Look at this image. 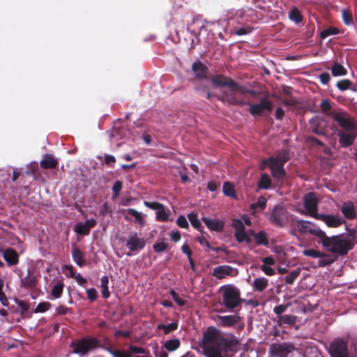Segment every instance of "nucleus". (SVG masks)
Masks as SVG:
<instances>
[{"label":"nucleus","instance_id":"1","mask_svg":"<svg viewBox=\"0 0 357 357\" xmlns=\"http://www.w3.org/2000/svg\"><path fill=\"white\" fill-rule=\"evenodd\" d=\"M238 342L232 337H225L220 331L211 326L204 332L199 341L206 357H229L228 352L234 351Z\"/></svg>","mask_w":357,"mask_h":357},{"label":"nucleus","instance_id":"2","mask_svg":"<svg viewBox=\"0 0 357 357\" xmlns=\"http://www.w3.org/2000/svg\"><path fill=\"white\" fill-rule=\"evenodd\" d=\"M328 252L337 253L341 255H346L352 249V243L343 236H333L328 237L326 233L321 239L317 241Z\"/></svg>","mask_w":357,"mask_h":357},{"label":"nucleus","instance_id":"3","mask_svg":"<svg viewBox=\"0 0 357 357\" xmlns=\"http://www.w3.org/2000/svg\"><path fill=\"white\" fill-rule=\"evenodd\" d=\"M296 217L290 214L282 205H277L272 210L269 220L271 222L279 227H283L287 224L292 227L294 225Z\"/></svg>","mask_w":357,"mask_h":357},{"label":"nucleus","instance_id":"4","mask_svg":"<svg viewBox=\"0 0 357 357\" xmlns=\"http://www.w3.org/2000/svg\"><path fill=\"white\" fill-rule=\"evenodd\" d=\"M222 289L225 306L230 309L237 307L241 302L240 290L234 285L224 286Z\"/></svg>","mask_w":357,"mask_h":357},{"label":"nucleus","instance_id":"5","mask_svg":"<svg viewBox=\"0 0 357 357\" xmlns=\"http://www.w3.org/2000/svg\"><path fill=\"white\" fill-rule=\"evenodd\" d=\"M294 224L296 225L297 229L301 234H311L317 236L319 238L318 241H321L325 234L319 227L310 221L295 218Z\"/></svg>","mask_w":357,"mask_h":357},{"label":"nucleus","instance_id":"6","mask_svg":"<svg viewBox=\"0 0 357 357\" xmlns=\"http://www.w3.org/2000/svg\"><path fill=\"white\" fill-rule=\"evenodd\" d=\"M234 85L239 88V89L232 90L233 89L231 86H227V90L224 91L222 94V100L235 105H244L248 104L247 102L239 99L238 97V95H243L246 92L245 88L238 85L236 82H234Z\"/></svg>","mask_w":357,"mask_h":357},{"label":"nucleus","instance_id":"7","mask_svg":"<svg viewBox=\"0 0 357 357\" xmlns=\"http://www.w3.org/2000/svg\"><path fill=\"white\" fill-rule=\"evenodd\" d=\"M305 209L300 211L303 215H308L317 218L320 213H317L318 199L314 192H308L303 197Z\"/></svg>","mask_w":357,"mask_h":357},{"label":"nucleus","instance_id":"8","mask_svg":"<svg viewBox=\"0 0 357 357\" xmlns=\"http://www.w3.org/2000/svg\"><path fill=\"white\" fill-rule=\"evenodd\" d=\"M294 350V346L289 342L273 343L269 347L268 354L272 357H289Z\"/></svg>","mask_w":357,"mask_h":357},{"label":"nucleus","instance_id":"9","mask_svg":"<svg viewBox=\"0 0 357 357\" xmlns=\"http://www.w3.org/2000/svg\"><path fill=\"white\" fill-rule=\"evenodd\" d=\"M329 115L341 127L342 129L340 130L356 129L354 119L347 112H331Z\"/></svg>","mask_w":357,"mask_h":357},{"label":"nucleus","instance_id":"10","mask_svg":"<svg viewBox=\"0 0 357 357\" xmlns=\"http://www.w3.org/2000/svg\"><path fill=\"white\" fill-rule=\"evenodd\" d=\"M98 342L93 338H83L72 344L73 351L84 355L96 348Z\"/></svg>","mask_w":357,"mask_h":357},{"label":"nucleus","instance_id":"11","mask_svg":"<svg viewBox=\"0 0 357 357\" xmlns=\"http://www.w3.org/2000/svg\"><path fill=\"white\" fill-rule=\"evenodd\" d=\"M268 166L271 170L272 176L278 180L283 179L285 176V171L283 165L278 164L273 160V157H271L263 161L261 165V169H264Z\"/></svg>","mask_w":357,"mask_h":357},{"label":"nucleus","instance_id":"12","mask_svg":"<svg viewBox=\"0 0 357 357\" xmlns=\"http://www.w3.org/2000/svg\"><path fill=\"white\" fill-rule=\"evenodd\" d=\"M249 112L252 116L263 115L266 111L271 112L273 109L272 102L267 98H261L258 103L250 104Z\"/></svg>","mask_w":357,"mask_h":357},{"label":"nucleus","instance_id":"13","mask_svg":"<svg viewBox=\"0 0 357 357\" xmlns=\"http://www.w3.org/2000/svg\"><path fill=\"white\" fill-rule=\"evenodd\" d=\"M356 129L337 130L339 142L342 147H349L353 144L356 137Z\"/></svg>","mask_w":357,"mask_h":357},{"label":"nucleus","instance_id":"14","mask_svg":"<svg viewBox=\"0 0 357 357\" xmlns=\"http://www.w3.org/2000/svg\"><path fill=\"white\" fill-rule=\"evenodd\" d=\"M146 245L143 238H139L136 232H131L126 242V246L132 252H138L142 250Z\"/></svg>","mask_w":357,"mask_h":357},{"label":"nucleus","instance_id":"15","mask_svg":"<svg viewBox=\"0 0 357 357\" xmlns=\"http://www.w3.org/2000/svg\"><path fill=\"white\" fill-rule=\"evenodd\" d=\"M330 352L332 357H349L347 345L342 340H335L331 344Z\"/></svg>","mask_w":357,"mask_h":357},{"label":"nucleus","instance_id":"16","mask_svg":"<svg viewBox=\"0 0 357 357\" xmlns=\"http://www.w3.org/2000/svg\"><path fill=\"white\" fill-rule=\"evenodd\" d=\"M238 271L236 268L228 265L216 266L213 270V275L218 279H222L227 276H236Z\"/></svg>","mask_w":357,"mask_h":357},{"label":"nucleus","instance_id":"17","mask_svg":"<svg viewBox=\"0 0 357 357\" xmlns=\"http://www.w3.org/2000/svg\"><path fill=\"white\" fill-rule=\"evenodd\" d=\"M122 213L124 218L128 221H133L138 223L141 227L145 225L144 215L135 208L123 209Z\"/></svg>","mask_w":357,"mask_h":357},{"label":"nucleus","instance_id":"18","mask_svg":"<svg viewBox=\"0 0 357 357\" xmlns=\"http://www.w3.org/2000/svg\"><path fill=\"white\" fill-rule=\"evenodd\" d=\"M317 219L324 222L330 227H337L344 222L338 215L320 214Z\"/></svg>","mask_w":357,"mask_h":357},{"label":"nucleus","instance_id":"19","mask_svg":"<svg viewBox=\"0 0 357 357\" xmlns=\"http://www.w3.org/2000/svg\"><path fill=\"white\" fill-rule=\"evenodd\" d=\"M262 264L260 269L268 276H272L275 274V269L272 267L275 264V258L273 256L266 257L261 259Z\"/></svg>","mask_w":357,"mask_h":357},{"label":"nucleus","instance_id":"20","mask_svg":"<svg viewBox=\"0 0 357 357\" xmlns=\"http://www.w3.org/2000/svg\"><path fill=\"white\" fill-rule=\"evenodd\" d=\"M341 212L344 216L349 220L357 218V214L351 202H344L340 207Z\"/></svg>","mask_w":357,"mask_h":357},{"label":"nucleus","instance_id":"21","mask_svg":"<svg viewBox=\"0 0 357 357\" xmlns=\"http://www.w3.org/2000/svg\"><path fill=\"white\" fill-rule=\"evenodd\" d=\"M3 257L8 266H14L18 264L19 256L17 252L12 249L8 248L3 252Z\"/></svg>","mask_w":357,"mask_h":357},{"label":"nucleus","instance_id":"22","mask_svg":"<svg viewBox=\"0 0 357 357\" xmlns=\"http://www.w3.org/2000/svg\"><path fill=\"white\" fill-rule=\"evenodd\" d=\"M212 82L213 84H215L217 86H231L233 89L232 90H236L239 89L237 86L234 85V82L232 81L230 79H228L224 76L222 75H216L214 76L212 79Z\"/></svg>","mask_w":357,"mask_h":357},{"label":"nucleus","instance_id":"23","mask_svg":"<svg viewBox=\"0 0 357 357\" xmlns=\"http://www.w3.org/2000/svg\"><path fill=\"white\" fill-rule=\"evenodd\" d=\"M202 220L207 227L211 230L220 231L224 228V222L219 220L204 217L202 218Z\"/></svg>","mask_w":357,"mask_h":357},{"label":"nucleus","instance_id":"24","mask_svg":"<svg viewBox=\"0 0 357 357\" xmlns=\"http://www.w3.org/2000/svg\"><path fill=\"white\" fill-rule=\"evenodd\" d=\"M218 321L222 326L230 327L236 324L240 321V317L236 315L220 316Z\"/></svg>","mask_w":357,"mask_h":357},{"label":"nucleus","instance_id":"25","mask_svg":"<svg viewBox=\"0 0 357 357\" xmlns=\"http://www.w3.org/2000/svg\"><path fill=\"white\" fill-rule=\"evenodd\" d=\"M252 285L254 291L261 292L268 286V280L265 277L256 278Z\"/></svg>","mask_w":357,"mask_h":357},{"label":"nucleus","instance_id":"26","mask_svg":"<svg viewBox=\"0 0 357 357\" xmlns=\"http://www.w3.org/2000/svg\"><path fill=\"white\" fill-rule=\"evenodd\" d=\"M73 261L76 264L80 267L83 266L85 264L83 252L77 248H74L72 252Z\"/></svg>","mask_w":357,"mask_h":357},{"label":"nucleus","instance_id":"27","mask_svg":"<svg viewBox=\"0 0 357 357\" xmlns=\"http://www.w3.org/2000/svg\"><path fill=\"white\" fill-rule=\"evenodd\" d=\"M206 67L204 66L199 61H196L192 65V70L197 77L202 78L205 76Z\"/></svg>","mask_w":357,"mask_h":357},{"label":"nucleus","instance_id":"28","mask_svg":"<svg viewBox=\"0 0 357 357\" xmlns=\"http://www.w3.org/2000/svg\"><path fill=\"white\" fill-rule=\"evenodd\" d=\"M57 160L51 155H47L40 162L42 167L45 169L54 168L57 165Z\"/></svg>","mask_w":357,"mask_h":357},{"label":"nucleus","instance_id":"29","mask_svg":"<svg viewBox=\"0 0 357 357\" xmlns=\"http://www.w3.org/2000/svg\"><path fill=\"white\" fill-rule=\"evenodd\" d=\"M180 340L177 338H173L167 340L164 344V348L168 351H174L180 347Z\"/></svg>","mask_w":357,"mask_h":357},{"label":"nucleus","instance_id":"30","mask_svg":"<svg viewBox=\"0 0 357 357\" xmlns=\"http://www.w3.org/2000/svg\"><path fill=\"white\" fill-rule=\"evenodd\" d=\"M336 86L340 91H345L347 89H351L354 91H356L353 83L349 79H344L338 81L336 84Z\"/></svg>","mask_w":357,"mask_h":357},{"label":"nucleus","instance_id":"31","mask_svg":"<svg viewBox=\"0 0 357 357\" xmlns=\"http://www.w3.org/2000/svg\"><path fill=\"white\" fill-rule=\"evenodd\" d=\"M332 75L334 77L344 76L347 74V69L340 63H335L331 68Z\"/></svg>","mask_w":357,"mask_h":357},{"label":"nucleus","instance_id":"32","mask_svg":"<svg viewBox=\"0 0 357 357\" xmlns=\"http://www.w3.org/2000/svg\"><path fill=\"white\" fill-rule=\"evenodd\" d=\"M271 183L272 182H271V179L270 178V176L267 174L264 173L261 175V178L259 181L258 186L260 188L266 190V189H268L271 188Z\"/></svg>","mask_w":357,"mask_h":357},{"label":"nucleus","instance_id":"33","mask_svg":"<svg viewBox=\"0 0 357 357\" xmlns=\"http://www.w3.org/2000/svg\"><path fill=\"white\" fill-rule=\"evenodd\" d=\"M101 283V294L102 297L107 298L110 296V293L109 291L108 284H109V278L107 276H102L100 279Z\"/></svg>","mask_w":357,"mask_h":357},{"label":"nucleus","instance_id":"34","mask_svg":"<svg viewBox=\"0 0 357 357\" xmlns=\"http://www.w3.org/2000/svg\"><path fill=\"white\" fill-rule=\"evenodd\" d=\"M289 17L296 24L300 23L303 20V16L297 8H294L290 10Z\"/></svg>","mask_w":357,"mask_h":357},{"label":"nucleus","instance_id":"35","mask_svg":"<svg viewBox=\"0 0 357 357\" xmlns=\"http://www.w3.org/2000/svg\"><path fill=\"white\" fill-rule=\"evenodd\" d=\"M296 321V317L291 314L280 315L278 317V322L282 324H294Z\"/></svg>","mask_w":357,"mask_h":357},{"label":"nucleus","instance_id":"36","mask_svg":"<svg viewBox=\"0 0 357 357\" xmlns=\"http://www.w3.org/2000/svg\"><path fill=\"white\" fill-rule=\"evenodd\" d=\"M153 248L155 252H161L169 248V244L165 241V239H162L160 241H157L153 244Z\"/></svg>","mask_w":357,"mask_h":357},{"label":"nucleus","instance_id":"37","mask_svg":"<svg viewBox=\"0 0 357 357\" xmlns=\"http://www.w3.org/2000/svg\"><path fill=\"white\" fill-rule=\"evenodd\" d=\"M255 239L258 245H268V241L266 238V234L261 231L255 234Z\"/></svg>","mask_w":357,"mask_h":357},{"label":"nucleus","instance_id":"38","mask_svg":"<svg viewBox=\"0 0 357 357\" xmlns=\"http://www.w3.org/2000/svg\"><path fill=\"white\" fill-rule=\"evenodd\" d=\"M301 269L299 268L291 271L288 275L284 278L287 284H292L295 280L299 276Z\"/></svg>","mask_w":357,"mask_h":357},{"label":"nucleus","instance_id":"39","mask_svg":"<svg viewBox=\"0 0 357 357\" xmlns=\"http://www.w3.org/2000/svg\"><path fill=\"white\" fill-rule=\"evenodd\" d=\"M63 289V284L61 282H57L52 289V295L55 298L61 297Z\"/></svg>","mask_w":357,"mask_h":357},{"label":"nucleus","instance_id":"40","mask_svg":"<svg viewBox=\"0 0 357 357\" xmlns=\"http://www.w3.org/2000/svg\"><path fill=\"white\" fill-rule=\"evenodd\" d=\"M303 254L305 255V256H307V257H312V258H318V257H324L325 256V254L319 251V250H314V249H307V250H304L303 251Z\"/></svg>","mask_w":357,"mask_h":357},{"label":"nucleus","instance_id":"41","mask_svg":"<svg viewBox=\"0 0 357 357\" xmlns=\"http://www.w3.org/2000/svg\"><path fill=\"white\" fill-rule=\"evenodd\" d=\"M223 192L228 197H234L235 196L234 185L229 182H225L223 185Z\"/></svg>","mask_w":357,"mask_h":357},{"label":"nucleus","instance_id":"42","mask_svg":"<svg viewBox=\"0 0 357 357\" xmlns=\"http://www.w3.org/2000/svg\"><path fill=\"white\" fill-rule=\"evenodd\" d=\"M177 326H178V325L176 323L172 322L167 325L159 324L158 326V328L163 330L165 334H168V333H171L172 331H175L177 328Z\"/></svg>","mask_w":357,"mask_h":357},{"label":"nucleus","instance_id":"43","mask_svg":"<svg viewBox=\"0 0 357 357\" xmlns=\"http://www.w3.org/2000/svg\"><path fill=\"white\" fill-rule=\"evenodd\" d=\"M156 217L158 220L162 221H166L168 220L169 214L162 204L156 211Z\"/></svg>","mask_w":357,"mask_h":357},{"label":"nucleus","instance_id":"44","mask_svg":"<svg viewBox=\"0 0 357 357\" xmlns=\"http://www.w3.org/2000/svg\"><path fill=\"white\" fill-rule=\"evenodd\" d=\"M289 160L288 153L286 152L279 153L275 157H273V160L278 164L284 166V163Z\"/></svg>","mask_w":357,"mask_h":357},{"label":"nucleus","instance_id":"45","mask_svg":"<svg viewBox=\"0 0 357 357\" xmlns=\"http://www.w3.org/2000/svg\"><path fill=\"white\" fill-rule=\"evenodd\" d=\"M266 199L264 197H259L257 201L252 204L251 206L252 209H257V208L260 210H263L266 208Z\"/></svg>","mask_w":357,"mask_h":357},{"label":"nucleus","instance_id":"46","mask_svg":"<svg viewBox=\"0 0 357 357\" xmlns=\"http://www.w3.org/2000/svg\"><path fill=\"white\" fill-rule=\"evenodd\" d=\"M235 236H236V240L239 243H242L244 241L248 243L250 241V238L248 236V235L247 234V233L245 231V229L235 232Z\"/></svg>","mask_w":357,"mask_h":357},{"label":"nucleus","instance_id":"47","mask_svg":"<svg viewBox=\"0 0 357 357\" xmlns=\"http://www.w3.org/2000/svg\"><path fill=\"white\" fill-rule=\"evenodd\" d=\"M123 188L122 183L120 181H116L112 186V199H116L120 194V192Z\"/></svg>","mask_w":357,"mask_h":357},{"label":"nucleus","instance_id":"48","mask_svg":"<svg viewBox=\"0 0 357 357\" xmlns=\"http://www.w3.org/2000/svg\"><path fill=\"white\" fill-rule=\"evenodd\" d=\"M75 230L77 234L84 235H87L90 231L85 223L77 224Z\"/></svg>","mask_w":357,"mask_h":357},{"label":"nucleus","instance_id":"49","mask_svg":"<svg viewBox=\"0 0 357 357\" xmlns=\"http://www.w3.org/2000/svg\"><path fill=\"white\" fill-rule=\"evenodd\" d=\"M23 286L26 287H33L36 284V279L31 276H26L21 280Z\"/></svg>","mask_w":357,"mask_h":357},{"label":"nucleus","instance_id":"50","mask_svg":"<svg viewBox=\"0 0 357 357\" xmlns=\"http://www.w3.org/2000/svg\"><path fill=\"white\" fill-rule=\"evenodd\" d=\"M188 219L195 228L199 229V228L202 227V224L195 213H190L188 215Z\"/></svg>","mask_w":357,"mask_h":357},{"label":"nucleus","instance_id":"51","mask_svg":"<svg viewBox=\"0 0 357 357\" xmlns=\"http://www.w3.org/2000/svg\"><path fill=\"white\" fill-rule=\"evenodd\" d=\"M290 305H291L290 303H287V304L277 305L273 308V312L275 314H276L279 317L287 310V308L290 306Z\"/></svg>","mask_w":357,"mask_h":357},{"label":"nucleus","instance_id":"52","mask_svg":"<svg viewBox=\"0 0 357 357\" xmlns=\"http://www.w3.org/2000/svg\"><path fill=\"white\" fill-rule=\"evenodd\" d=\"M337 32L338 31L336 28L331 27V28L324 29L323 31H321L320 36L321 38L324 39L329 36L337 34Z\"/></svg>","mask_w":357,"mask_h":357},{"label":"nucleus","instance_id":"53","mask_svg":"<svg viewBox=\"0 0 357 357\" xmlns=\"http://www.w3.org/2000/svg\"><path fill=\"white\" fill-rule=\"evenodd\" d=\"M62 271L68 278H74L75 276L73 266H64L62 268Z\"/></svg>","mask_w":357,"mask_h":357},{"label":"nucleus","instance_id":"54","mask_svg":"<svg viewBox=\"0 0 357 357\" xmlns=\"http://www.w3.org/2000/svg\"><path fill=\"white\" fill-rule=\"evenodd\" d=\"M318 258L319 259L318 261L319 266H326L331 264L333 262V260L331 258H328L326 254L324 257Z\"/></svg>","mask_w":357,"mask_h":357},{"label":"nucleus","instance_id":"55","mask_svg":"<svg viewBox=\"0 0 357 357\" xmlns=\"http://www.w3.org/2000/svg\"><path fill=\"white\" fill-rule=\"evenodd\" d=\"M342 19L345 24L350 25L353 23L352 16L346 10H343L342 13Z\"/></svg>","mask_w":357,"mask_h":357},{"label":"nucleus","instance_id":"56","mask_svg":"<svg viewBox=\"0 0 357 357\" xmlns=\"http://www.w3.org/2000/svg\"><path fill=\"white\" fill-rule=\"evenodd\" d=\"M232 226L235 229V232L245 229L243 222L241 220H234Z\"/></svg>","mask_w":357,"mask_h":357},{"label":"nucleus","instance_id":"57","mask_svg":"<svg viewBox=\"0 0 357 357\" xmlns=\"http://www.w3.org/2000/svg\"><path fill=\"white\" fill-rule=\"evenodd\" d=\"M50 306L49 303H40L37 305L35 311L36 312H44L50 308Z\"/></svg>","mask_w":357,"mask_h":357},{"label":"nucleus","instance_id":"58","mask_svg":"<svg viewBox=\"0 0 357 357\" xmlns=\"http://www.w3.org/2000/svg\"><path fill=\"white\" fill-rule=\"evenodd\" d=\"M319 79L323 84L326 85L331 80V76L328 73H323L319 75Z\"/></svg>","mask_w":357,"mask_h":357},{"label":"nucleus","instance_id":"59","mask_svg":"<svg viewBox=\"0 0 357 357\" xmlns=\"http://www.w3.org/2000/svg\"><path fill=\"white\" fill-rule=\"evenodd\" d=\"M177 225L181 228H187L188 227V222L187 221V219L182 215L178 218Z\"/></svg>","mask_w":357,"mask_h":357},{"label":"nucleus","instance_id":"60","mask_svg":"<svg viewBox=\"0 0 357 357\" xmlns=\"http://www.w3.org/2000/svg\"><path fill=\"white\" fill-rule=\"evenodd\" d=\"M86 294L91 301H94L96 299L98 293L97 291L94 288H91L86 290Z\"/></svg>","mask_w":357,"mask_h":357},{"label":"nucleus","instance_id":"61","mask_svg":"<svg viewBox=\"0 0 357 357\" xmlns=\"http://www.w3.org/2000/svg\"><path fill=\"white\" fill-rule=\"evenodd\" d=\"M144 204L146 207L155 211H157L162 205V204H160L158 202H150L147 201H145Z\"/></svg>","mask_w":357,"mask_h":357},{"label":"nucleus","instance_id":"62","mask_svg":"<svg viewBox=\"0 0 357 357\" xmlns=\"http://www.w3.org/2000/svg\"><path fill=\"white\" fill-rule=\"evenodd\" d=\"M116 162V158L114 156L112 155H105V163L106 165H109L110 167H113Z\"/></svg>","mask_w":357,"mask_h":357},{"label":"nucleus","instance_id":"63","mask_svg":"<svg viewBox=\"0 0 357 357\" xmlns=\"http://www.w3.org/2000/svg\"><path fill=\"white\" fill-rule=\"evenodd\" d=\"M322 111L324 112H328V110L331 109V103L328 100H324L321 102V105H320Z\"/></svg>","mask_w":357,"mask_h":357},{"label":"nucleus","instance_id":"64","mask_svg":"<svg viewBox=\"0 0 357 357\" xmlns=\"http://www.w3.org/2000/svg\"><path fill=\"white\" fill-rule=\"evenodd\" d=\"M114 357H131L132 354L127 352L116 350L112 352Z\"/></svg>","mask_w":357,"mask_h":357}]
</instances>
